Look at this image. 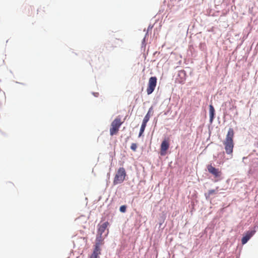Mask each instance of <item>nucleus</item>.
Listing matches in <instances>:
<instances>
[{
  "mask_svg": "<svg viewBox=\"0 0 258 258\" xmlns=\"http://www.w3.org/2000/svg\"><path fill=\"white\" fill-rule=\"evenodd\" d=\"M146 125H147V123L142 122V125H141V127L140 128L139 137H141L142 136V135L143 134V133L145 131V127L146 126Z\"/></svg>",
  "mask_w": 258,
  "mask_h": 258,
  "instance_id": "4468645a",
  "label": "nucleus"
},
{
  "mask_svg": "<svg viewBox=\"0 0 258 258\" xmlns=\"http://www.w3.org/2000/svg\"><path fill=\"white\" fill-rule=\"evenodd\" d=\"M137 148V145L136 143H132L131 146V149L134 151H136Z\"/></svg>",
  "mask_w": 258,
  "mask_h": 258,
  "instance_id": "2eb2a0df",
  "label": "nucleus"
},
{
  "mask_svg": "<svg viewBox=\"0 0 258 258\" xmlns=\"http://www.w3.org/2000/svg\"><path fill=\"white\" fill-rule=\"evenodd\" d=\"M126 176L125 170L123 167H120L117 171L113 179L114 185L120 184L124 180Z\"/></svg>",
  "mask_w": 258,
  "mask_h": 258,
  "instance_id": "7ed1b4c3",
  "label": "nucleus"
},
{
  "mask_svg": "<svg viewBox=\"0 0 258 258\" xmlns=\"http://www.w3.org/2000/svg\"><path fill=\"white\" fill-rule=\"evenodd\" d=\"M234 131L233 128H230L228 131L225 140L223 142L225 150L227 154H231L234 148Z\"/></svg>",
  "mask_w": 258,
  "mask_h": 258,
  "instance_id": "f257e3e1",
  "label": "nucleus"
},
{
  "mask_svg": "<svg viewBox=\"0 0 258 258\" xmlns=\"http://www.w3.org/2000/svg\"><path fill=\"white\" fill-rule=\"evenodd\" d=\"M157 78L156 77H151L148 82L147 88V93L148 95H150L154 91L157 85Z\"/></svg>",
  "mask_w": 258,
  "mask_h": 258,
  "instance_id": "39448f33",
  "label": "nucleus"
},
{
  "mask_svg": "<svg viewBox=\"0 0 258 258\" xmlns=\"http://www.w3.org/2000/svg\"><path fill=\"white\" fill-rule=\"evenodd\" d=\"M109 225V223L108 222H105L102 224L99 225L98 234V235H102L103 233L104 232L107 226Z\"/></svg>",
  "mask_w": 258,
  "mask_h": 258,
  "instance_id": "1a4fd4ad",
  "label": "nucleus"
},
{
  "mask_svg": "<svg viewBox=\"0 0 258 258\" xmlns=\"http://www.w3.org/2000/svg\"><path fill=\"white\" fill-rule=\"evenodd\" d=\"M101 249H97L94 248L92 253L90 256L89 258H98L101 254Z\"/></svg>",
  "mask_w": 258,
  "mask_h": 258,
  "instance_id": "9d476101",
  "label": "nucleus"
},
{
  "mask_svg": "<svg viewBox=\"0 0 258 258\" xmlns=\"http://www.w3.org/2000/svg\"><path fill=\"white\" fill-rule=\"evenodd\" d=\"M104 244V238L102 235H98L96 238V242L94 245V248L97 249H101L100 246Z\"/></svg>",
  "mask_w": 258,
  "mask_h": 258,
  "instance_id": "6e6552de",
  "label": "nucleus"
},
{
  "mask_svg": "<svg viewBox=\"0 0 258 258\" xmlns=\"http://www.w3.org/2000/svg\"><path fill=\"white\" fill-rule=\"evenodd\" d=\"M151 109H152V108H150L149 109L148 113H147V114L144 117V119L143 120V122L147 123L148 122V121H149V119L150 118V110Z\"/></svg>",
  "mask_w": 258,
  "mask_h": 258,
  "instance_id": "ddd939ff",
  "label": "nucleus"
},
{
  "mask_svg": "<svg viewBox=\"0 0 258 258\" xmlns=\"http://www.w3.org/2000/svg\"><path fill=\"white\" fill-rule=\"evenodd\" d=\"M218 188V187L216 188V189L209 190L208 192L205 194L206 197L208 198H209L211 195L217 194Z\"/></svg>",
  "mask_w": 258,
  "mask_h": 258,
  "instance_id": "f8f14e48",
  "label": "nucleus"
},
{
  "mask_svg": "<svg viewBox=\"0 0 258 258\" xmlns=\"http://www.w3.org/2000/svg\"><path fill=\"white\" fill-rule=\"evenodd\" d=\"M255 231L254 230L248 231L246 232L245 235L241 239V243L242 244H245L249 239L254 235Z\"/></svg>",
  "mask_w": 258,
  "mask_h": 258,
  "instance_id": "0eeeda50",
  "label": "nucleus"
},
{
  "mask_svg": "<svg viewBox=\"0 0 258 258\" xmlns=\"http://www.w3.org/2000/svg\"><path fill=\"white\" fill-rule=\"evenodd\" d=\"M126 207L125 205L121 206L119 210L121 212L124 213L126 211Z\"/></svg>",
  "mask_w": 258,
  "mask_h": 258,
  "instance_id": "dca6fc26",
  "label": "nucleus"
},
{
  "mask_svg": "<svg viewBox=\"0 0 258 258\" xmlns=\"http://www.w3.org/2000/svg\"><path fill=\"white\" fill-rule=\"evenodd\" d=\"M123 122L119 116L116 117L111 123L110 135L111 136L116 135Z\"/></svg>",
  "mask_w": 258,
  "mask_h": 258,
  "instance_id": "f03ea898",
  "label": "nucleus"
},
{
  "mask_svg": "<svg viewBox=\"0 0 258 258\" xmlns=\"http://www.w3.org/2000/svg\"><path fill=\"white\" fill-rule=\"evenodd\" d=\"M207 169L208 172L212 174L214 177L216 179L215 181H218L221 179V176L222 175V172L218 168H216L213 167L211 164L208 165L207 166Z\"/></svg>",
  "mask_w": 258,
  "mask_h": 258,
  "instance_id": "20e7f679",
  "label": "nucleus"
},
{
  "mask_svg": "<svg viewBox=\"0 0 258 258\" xmlns=\"http://www.w3.org/2000/svg\"><path fill=\"white\" fill-rule=\"evenodd\" d=\"M169 142L166 140L163 141L161 145L160 152V155L161 156H165L167 153V151L169 149Z\"/></svg>",
  "mask_w": 258,
  "mask_h": 258,
  "instance_id": "423d86ee",
  "label": "nucleus"
},
{
  "mask_svg": "<svg viewBox=\"0 0 258 258\" xmlns=\"http://www.w3.org/2000/svg\"><path fill=\"white\" fill-rule=\"evenodd\" d=\"M210 121L212 122L214 118L215 109L212 105L209 106Z\"/></svg>",
  "mask_w": 258,
  "mask_h": 258,
  "instance_id": "9b49d317",
  "label": "nucleus"
}]
</instances>
